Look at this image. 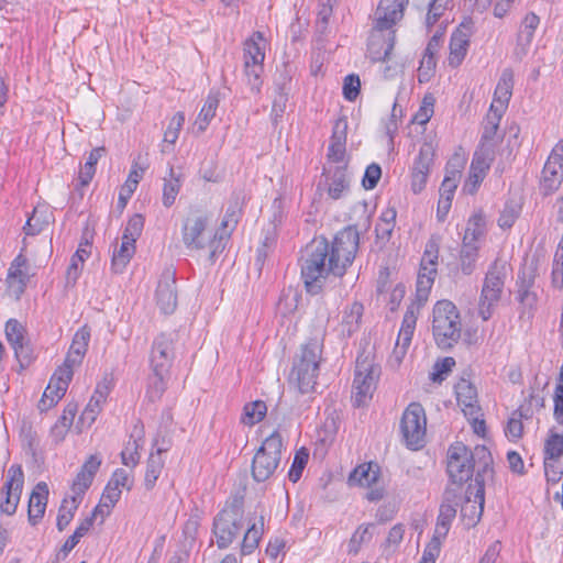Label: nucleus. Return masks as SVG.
Segmentation results:
<instances>
[{
  "label": "nucleus",
  "mask_w": 563,
  "mask_h": 563,
  "mask_svg": "<svg viewBox=\"0 0 563 563\" xmlns=\"http://www.w3.org/2000/svg\"><path fill=\"white\" fill-rule=\"evenodd\" d=\"M437 66L435 56L431 54H423L418 68V80L419 82H428L434 74Z\"/></svg>",
  "instance_id": "61"
},
{
  "label": "nucleus",
  "mask_w": 563,
  "mask_h": 563,
  "mask_svg": "<svg viewBox=\"0 0 563 563\" xmlns=\"http://www.w3.org/2000/svg\"><path fill=\"white\" fill-rule=\"evenodd\" d=\"M243 528V500L234 498L214 517L212 532L217 538V547L228 549Z\"/></svg>",
  "instance_id": "9"
},
{
  "label": "nucleus",
  "mask_w": 563,
  "mask_h": 563,
  "mask_svg": "<svg viewBox=\"0 0 563 563\" xmlns=\"http://www.w3.org/2000/svg\"><path fill=\"white\" fill-rule=\"evenodd\" d=\"M434 148L431 144L424 143L419 150L418 156L413 161L412 172H424L427 175L430 173V168L433 164Z\"/></svg>",
  "instance_id": "51"
},
{
  "label": "nucleus",
  "mask_w": 563,
  "mask_h": 563,
  "mask_svg": "<svg viewBox=\"0 0 563 563\" xmlns=\"http://www.w3.org/2000/svg\"><path fill=\"white\" fill-rule=\"evenodd\" d=\"M409 0H380L375 12V29L390 30L404 16Z\"/></svg>",
  "instance_id": "21"
},
{
  "label": "nucleus",
  "mask_w": 563,
  "mask_h": 563,
  "mask_svg": "<svg viewBox=\"0 0 563 563\" xmlns=\"http://www.w3.org/2000/svg\"><path fill=\"white\" fill-rule=\"evenodd\" d=\"M363 312L364 306L358 301L344 309L340 324V331L344 336H351L360 329Z\"/></svg>",
  "instance_id": "33"
},
{
  "label": "nucleus",
  "mask_w": 563,
  "mask_h": 563,
  "mask_svg": "<svg viewBox=\"0 0 563 563\" xmlns=\"http://www.w3.org/2000/svg\"><path fill=\"white\" fill-rule=\"evenodd\" d=\"M427 431V418L423 407L419 402H411L405 409L400 432L406 445L409 449L418 450L424 445Z\"/></svg>",
  "instance_id": "12"
},
{
  "label": "nucleus",
  "mask_w": 563,
  "mask_h": 563,
  "mask_svg": "<svg viewBox=\"0 0 563 563\" xmlns=\"http://www.w3.org/2000/svg\"><path fill=\"white\" fill-rule=\"evenodd\" d=\"M537 275V263L534 261H526L517 275V300L528 309H532L537 303V292L534 290Z\"/></svg>",
  "instance_id": "16"
},
{
  "label": "nucleus",
  "mask_w": 563,
  "mask_h": 563,
  "mask_svg": "<svg viewBox=\"0 0 563 563\" xmlns=\"http://www.w3.org/2000/svg\"><path fill=\"white\" fill-rule=\"evenodd\" d=\"M267 412V406L262 400L249 402L243 408L241 421L246 426H254L261 422Z\"/></svg>",
  "instance_id": "47"
},
{
  "label": "nucleus",
  "mask_w": 563,
  "mask_h": 563,
  "mask_svg": "<svg viewBox=\"0 0 563 563\" xmlns=\"http://www.w3.org/2000/svg\"><path fill=\"white\" fill-rule=\"evenodd\" d=\"M220 98L219 92L210 91L205 100V103L198 114L196 120V126L199 133H202L207 130L211 120L216 115V111L219 107Z\"/></svg>",
  "instance_id": "37"
},
{
  "label": "nucleus",
  "mask_w": 563,
  "mask_h": 563,
  "mask_svg": "<svg viewBox=\"0 0 563 563\" xmlns=\"http://www.w3.org/2000/svg\"><path fill=\"white\" fill-rule=\"evenodd\" d=\"M64 396L65 395L57 393V384L49 382L38 402V409L41 411H47L49 408L55 406Z\"/></svg>",
  "instance_id": "58"
},
{
  "label": "nucleus",
  "mask_w": 563,
  "mask_h": 563,
  "mask_svg": "<svg viewBox=\"0 0 563 563\" xmlns=\"http://www.w3.org/2000/svg\"><path fill=\"white\" fill-rule=\"evenodd\" d=\"M540 19L533 12L526 14L523 18L521 25L517 35V46L515 48L516 55L523 56L528 52V47L530 46L534 32L539 26Z\"/></svg>",
  "instance_id": "26"
},
{
  "label": "nucleus",
  "mask_w": 563,
  "mask_h": 563,
  "mask_svg": "<svg viewBox=\"0 0 563 563\" xmlns=\"http://www.w3.org/2000/svg\"><path fill=\"white\" fill-rule=\"evenodd\" d=\"M448 0H413L416 8L428 10L426 24L428 27L433 26L446 8Z\"/></svg>",
  "instance_id": "43"
},
{
  "label": "nucleus",
  "mask_w": 563,
  "mask_h": 563,
  "mask_svg": "<svg viewBox=\"0 0 563 563\" xmlns=\"http://www.w3.org/2000/svg\"><path fill=\"white\" fill-rule=\"evenodd\" d=\"M135 253V244L122 240L119 249H115L111 260V269L115 274H121L126 265L130 263L132 256Z\"/></svg>",
  "instance_id": "41"
},
{
  "label": "nucleus",
  "mask_w": 563,
  "mask_h": 563,
  "mask_svg": "<svg viewBox=\"0 0 563 563\" xmlns=\"http://www.w3.org/2000/svg\"><path fill=\"white\" fill-rule=\"evenodd\" d=\"M552 284L558 289H563V238L558 243L553 258Z\"/></svg>",
  "instance_id": "57"
},
{
  "label": "nucleus",
  "mask_w": 563,
  "mask_h": 563,
  "mask_svg": "<svg viewBox=\"0 0 563 563\" xmlns=\"http://www.w3.org/2000/svg\"><path fill=\"white\" fill-rule=\"evenodd\" d=\"M265 38L262 32H254L243 43L244 63L253 65H264L265 59Z\"/></svg>",
  "instance_id": "27"
},
{
  "label": "nucleus",
  "mask_w": 563,
  "mask_h": 563,
  "mask_svg": "<svg viewBox=\"0 0 563 563\" xmlns=\"http://www.w3.org/2000/svg\"><path fill=\"white\" fill-rule=\"evenodd\" d=\"M456 399L460 406L463 407L465 415H474L478 407L477 404V391L476 388L470 383L463 380L455 387Z\"/></svg>",
  "instance_id": "36"
},
{
  "label": "nucleus",
  "mask_w": 563,
  "mask_h": 563,
  "mask_svg": "<svg viewBox=\"0 0 563 563\" xmlns=\"http://www.w3.org/2000/svg\"><path fill=\"white\" fill-rule=\"evenodd\" d=\"M241 217V208L239 201L231 202L227 208L225 214L220 227L214 231L213 251L209 254V260L214 262L219 254L225 249V242L231 233L235 230Z\"/></svg>",
  "instance_id": "17"
},
{
  "label": "nucleus",
  "mask_w": 563,
  "mask_h": 563,
  "mask_svg": "<svg viewBox=\"0 0 563 563\" xmlns=\"http://www.w3.org/2000/svg\"><path fill=\"white\" fill-rule=\"evenodd\" d=\"M380 375V367L374 363L368 355H358L355 362L353 380V405L363 407L373 398L377 380Z\"/></svg>",
  "instance_id": "10"
},
{
  "label": "nucleus",
  "mask_w": 563,
  "mask_h": 563,
  "mask_svg": "<svg viewBox=\"0 0 563 563\" xmlns=\"http://www.w3.org/2000/svg\"><path fill=\"white\" fill-rule=\"evenodd\" d=\"M106 154V147L99 146L93 148L88 157L86 163L80 167L78 175V183L81 187H86L92 180L96 174V165L98 161Z\"/></svg>",
  "instance_id": "40"
},
{
  "label": "nucleus",
  "mask_w": 563,
  "mask_h": 563,
  "mask_svg": "<svg viewBox=\"0 0 563 563\" xmlns=\"http://www.w3.org/2000/svg\"><path fill=\"white\" fill-rule=\"evenodd\" d=\"M563 180V140H560L552 150L544 164L541 177V187L545 194L558 189Z\"/></svg>",
  "instance_id": "19"
},
{
  "label": "nucleus",
  "mask_w": 563,
  "mask_h": 563,
  "mask_svg": "<svg viewBox=\"0 0 563 563\" xmlns=\"http://www.w3.org/2000/svg\"><path fill=\"white\" fill-rule=\"evenodd\" d=\"M133 486V479L130 477L129 473L123 468H117L101 497L102 506L112 508L121 498V488H125L131 490Z\"/></svg>",
  "instance_id": "22"
},
{
  "label": "nucleus",
  "mask_w": 563,
  "mask_h": 563,
  "mask_svg": "<svg viewBox=\"0 0 563 563\" xmlns=\"http://www.w3.org/2000/svg\"><path fill=\"white\" fill-rule=\"evenodd\" d=\"M543 472L547 482V496L563 507V434L552 429L543 444Z\"/></svg>",
  "instance_id": "3"
},
{
  "label": "nucleus",
  "mask_w": 563,
  "mask_h": 563,
  "mask_svg": "<svg viewBox=\"0 0 563 563\" xmlns=\"http://www.w3.org/2000/svg\"><path fill=\"white\" fill-rule=\"evenodd\" d=\"M514 89V71L511 68H505L500 75L494 92V100L492 103L505 111Z\"/></svg>",
  "instance_id": "31"
},
{
  "label": "nucleus",
  "mask_w": 563,
  "mask_h": 563,
  "mask_svg": "<svg viewBox=\"0 0 563 563\" xmlns=\"http://www.w3.org/2000/svg\"><path fill=\"white\" fill-rule=\"evenodd\" d=\"M360 245V234L349 225L339 231L332 243L321 236L313 239L300 258L301 279L307 292H321L329 275L343 277L355 258Z\"/></svg>",
  "instance_id": "1"
},
{
  "label": "nucleus",
  "mask_w": 563,
  "mask_h": 563,
  "mask_svg": "<svg viewBox=\"0 0 563 563\" xmlns=\"http://www.w3.org/2000/svg\"><path fill=\"white\" fill-rule=\"evenodd\" d=\"M264 71V65H253L244 63V75L246 77L247 85L253 93H260L263 84L262 74Z\"/></svg>",
  "instance_id": "54"
},
{
  "label": "nucleus",
  "mask_w": 563,
  "mask_h": 563,
  "mask_svg": "<svg viewBox=\"0 0 563 563\" xmlns=\"http://www.w3.org/2000/svg\"><path fill=\"white\" fill-rule=\"evenodd\" d=\"M476 470L473 487L475 488V501L479 503V512L484 509L485 481L493 473V456L484 445L475 446L471 451L462 442H455L449 446L446 454V472L457 492L462 493V485L472 478Z\"/></svg>",
  "instance_id": "2"
},
{
  "label": "nucleus",
  "mask_w": 563,
  "mask_h": 563,
  "mask_svg": "<svg viewBox=\"0 0 563 563\" xmlns=\"http://www.w3.org/2000/svg\"><path fill=\"white\" fill-rule=\"evenodd\" d=\"M495 158V148L493 144H479L474 153L471 170L486 175Z\"/></svg>",
  "instance_id": "39"
},
{
  "label": "nucleus",
  "mask_w": 563,
  "mask_h": 563,
  "mask_svg": "<svg viewBox=\"0 0 563 563\" xmlns=\"http://www.w3.org/2000/svg\"><path fill=\"white\" fill-rule=\"evenodd\" d=\"M504 112L505 111H501L496 104H490L484 120L481 144H493L494 147L496 146L497 142L501 139V136L498 135V129Z\"/></svg>",
  "instance_id": "28"
},
{
  "label": "nucleus",
  "mask_w": 563,
  "mask_h": 563,
  "mask_svg": "<svg viewBox=\"0 0 563 563\" xmlns=\"http://www.w3.org/2000/svg\"><path fill=\"white\" fill-rule=\"evenodd\" d=\"M211 213L200 205H190L181 220V241L189 251H213L214 232L209 229Z\"/></svg>",
  "instance_id": "4"
},
{
  "label": "nucleus",
  "mask_w": 563,
  "mask_h": 563,
  "mask_svg": "<svg viewBox=\"0 0 563 563\" xmlns=\"http://www.w3.org/2000/svg\"><path fill=\"white\" fill-rule=\"evenodd\" d=\"M374 527L373 523L361 525L355 532L352 534L349 544L347 552L349 554L356 555L362 545L368 543L372 540L373 533L369 531V528Z\"/></svg>",
  "instance_id": "50"
},
{
  "label": "nucleus",
  "mask_w": 563,
  "mask_h": 563,
  "mask_svg": "<svg viewBox=\"0 0 563 563\" xmlns=\"http://www.w3.org/2000/svg\"><path fill=\"white\" fill-rule=\"evenodd\" d=\"M522 417L523 415L519 409L512 412L505 428V433L509 439L517 440L521 438L523 432Z\"/></svg>",
  "instance_id": "64"
},
{
  "label": "nucleus",
  "mask_w": 563,
  "mask_h": 563,
  "mask_svg": "<svg viewBox=\"0 0 563 563\" xmlns=\"http://www.w3.org/2000/svg\"><path fill=\"white\" fill-rule=\"evenodd\" d=\"M283 450L284 442L278 431H274L262 442L251 465V475L256 483H264L274 476L282 462Z\"/></svg>",
  "instance_id": "8"
},
{
  "label": "nucleus",
  "mask_w": 563,
  "mask_h": 563,
  "mask_svg": "<svg viewBox=\"0 0 563 563\" xmlns=\"http://www.w3.org/2000/svg\"><path fill=\"white\" fill-rule=\"evenodd\" d=\"M350 187V179L347 175L346 165L338 166L332 172L330 183L328 185V195L333 200L342 198L343 194Z\"/></svg>",
  "instance_id": "38"
},
{
  "label": "nucleus",
  "mask_w": 563,
  "mask_h": 563,
  "mask_svg": "<svg viewBox=\"0 0 563 563\" xmlns=\"http://www.w3.org/2000/svg\"><path fill=\"white\" fill-rule=\"evenodd\" d=\"M175 333H159L152 343L150 355L151 372L170 373L175 357Z\"/></svg>",
  "instance_id": "14"
},
{
  "label": "nucleus",
  "mask_w": 563,
  "mask_h": 563,
  "mask_svg": "<svg viewBox=\"0 0 563 563\" xmlns=\"http://www.w3.org/2000/svg\"><path fill=\"white\" fill-rule=\"evenodd\" d=\"M24 328L15 319H10L5 323V336L14 350V354L19 355L22 353L21 342H24Z\"/></svg>",
  "instance_id": "48"
},
{
  "label": "nucleus",
  "mask_w": 563,
  "mask_h": 563,
  "mask_svg": "<svg viewBox=\"0 0 563 563\" xmlns=\"http://www.w3.org/2000/svg\"><path fill=\"white\" fill-rule=\"evenodd\" d=\"M169 373L152 372L148 376L146 397L150 401L155 402L162 398L166 388Z\"/></svg>",
  "instance_id": "42"
},
{
  "label": "nucleus",
  "mask_w": 563,
  "mask_h": 563,
  "mask_svg": "<svg viewBox=\"0 0 563 563\" xmlns=\"http://www.w3.org/2000/svg\"><path fill=\"white\" fill-rule=\"evenodd\" d=\"M374 27L369 36L367 51L373 62H387L390 58L391 51L395 45V31L388 32L387 35Z\"/></svg>",
  "instance_id": "23"
},
{
  "label": "nucleus",
  "mask_w": 563,
  "mask_h": 563,
  "mask_svg": "<svg viewBox=\"0 0 563 563\" xmlns=\"http://www.w3.org/2000/svg\"><path fill=\"white\" fill-rule=\"evenodd\" d=\"M30 275L27 272V260L22 255H18L8 272L7 283L11 294L19 299L24 292L29 283Z\"/></svg>",
  "instance_id": "25"
},
{
  "label": "nucleus",
  "mask_w": 563,
  "mask_h": 563,
  "mask_svg": "<svg viewBox=\"0 0 563 563\" xmlns=\"http://www.w3.org/2000/svg\"><path fill=\"white\" fill-rule=\"evenodd\" d=\"M73 376L74 373L70 369L60 365L55 369L49 382L57 384V393L65 395Z\"/></svg>",
  "instance_id": "63"
},
{
  "label": "nucleus",
  "mask_w": 563,
  "mask_h": 563,
  "mask_svg": "<svg viewBox=\"0 0 563 563\" xmlns=\"http://www.w3.org/2000/svg\"><path fill=\"white\" fill-rule=\"evenodd\" d=\"M89 341L90 329L84 325L75 333L68 351L84 358L88 350Z\"/></svg>",
  "instance_id": "52"
},
{
  "label": "nucleus",
  "mask_w": 563,
  "mask_h": 563,
  "mask_svg": "<svg viewBox=\"0 0 563 563\" xmlns=\"http://www.w3.org/2000/svg\"><path fill=\"white\" fill-rule=\"evenodd\" d=\"M460 170L448 172L440 187V198L453 200Z\"/></svg>",
  "instance_id": "62"
},
{
  "label": "nucleus",
  "mask_w": 563,
  "mask_h": 563,
  "mask_svg": "<svg viewBox=\"0 0 563 563\" xmlns=\"http://www.w3.org/2000/svg\"><path fill=\"white\" fill-rule=\"evenodd\" d=\"M321 354L322 344L317 339H311L301 346L300 353L295 358L290 380L296 384L301 394H308L314 389Z\"/></svg>",
  "instance_id": "7"
},
{
  "label": "nucleus",
  "mask_w": 563,
  "mask_h": 563,
  "mask_svg": "<svg viewBox=\"0 0 563 563\" xmlns=\"http://www.w3.org/2000/svg\"><path fill=\"white\" fill-rule=\"evenodd\" d=\"M454 366L455 360L453 357L448 356L438 360L432 367V372L430 373V379L434 383L443 382Z\"/></svg>",
  "instance_id": "56"
},
{
  "label": "nucleus",
  "mask_w": 563,
  "mask_h": 563,
  "mask_svg": "<svg viewBox=\"0 0 563 563\" xmlns=\"http://www.w3.org/2000/svg\"><path fill=\"white\" fill-rule=\"evenodd\" d=\"M185 122V114L183 112H177L174 114V117L170 119L168 126L164 133V142L169 144H175L179 132L184 125Z\"/></svg>",
  "instance_id": "60"
},
{
  "label": "nucleus",
  "mask_w": 563,
  "mask_h": 563,
  "mask_svg": "<svg viewBox=\"0 0 563 563\" xmlns=\"http://www.w3.org/2000/svg\"><path fill=\"white\" fill-rule=\"evenodd\" d=\"M165 449L157 448L156 451H152L146 461L145 475H144V487L147 492H151L162 474L165 465V461L162 457V453Z\"/></svg>",
  "instance_id": "32"
},
{
  "label": "nucleus",
  "mask_w": 563,
  "mask_h": 563,
  "mask_svg": "<svg viewBox=\"0 0 563 563\" xmlns=\"http://www.w3.org/2000/svg\"><path fill=\"white\" fill-rule=\"evenodd\" d=\"M506 267L495 261L488 268L478 303V314L484 321L490 319L494 308L497 306L501 298L503 289L505 286Z\"/></svg>",
  "instance_id": "11"
},
{
  "label": "nucleus",
  "mask_w": 563,
  "mask_h": 563,
  "mask_svg": "<svg viewBox=\"0 0 563 563\" xmlns=\"http://www.w3.org/2000/svg\"><path fill=\"white\" fill-rule=\"evenodd\" d=\"M462 501V494L457 492L455 488L446 487L442 503L439 508V515L437 518V525L434 529V533L439 537L446 538L451 525L456 516L457 508L460 507Z\"/></svg>",
  "instance_id": "15"
},
{
  "label": "nucleus",
  "mask_w": 563,
  "mask_h": 563,
  "mask_svg": "<svg viewBox=\"0 0 563 563\" xmlns=\"http://www.w3.org/2000/svg\"><path fill=\"white\" fill-rule=\"evenodd\" d=\"M80 500L77 497L64 498L58 509L56 527L58 531H64L71 522Z\"/></svg>",
  "instance_id": "46"
},
{
  "label": "nucleus",
  "mask_w": 563,
  "mask_h": 563,
  "mask_svg": "<svg viewBox=\"0 0 563 563\" xmlns=\"http://www.w3.org/2000/svg\"><path fill=\"white\" fill-rule=\"evenodd\" d=\"M475 32V24L471 18L465 19L453 32L450 40L449 65L459 67L464 60L470 41Z\"/></svg>",
  "instance_id": "18"
},
{
  "label": "nucleus",
  "mask_w": 563,
  "mask_h": 563,
  "mask_svg": "<svg viewBox=\"0 0 563 563\" xmlns=\"http://www.w3.org/2000/svg\"><path fill=\"white\" fill-rule=\"evenodd\" d=\"M163 195H162V203L165 208H170L183 187L184 175L181 173H176L174 167L170 165L168 167L167 175L163 178Z\"/></svg>",
  "instance_id": "29"
},
{
  "label": "nucleus",
  "mask_w": 563,
  "mask_h": 563,
  "mask_svg": "<svg viewBox=\"0 0 563 563\" xmlns=\"http://www.w3.org/2000/svg\"><path fill=\"white\" fill-rule=\"evenodd\" d=\"M155 298L163 313L170 314L175 311L177 307L176 274L172 268L163 271L157 284Z\"/></svg>",
  "instance_id": "20"
},
{
  "label": "nucleus",
  "mask_w": 563,
  "mask_h": 563,
  "mask_svg": "<svg viewBox=\"0 0 563 563\" xmlns=\"http://www.w3.org/2000/svg\"><path fill=\"white\" fill-rule=\"evenodd\" d=\"M486 233V219L482 210L475 211L470 219L465 228L462 244L478 245L479 239L484 238Z\"/></svg>",
  "instance_id": "35"
},
{
  "label": "nucleus",
  "mask_w": 563,
  "mask_h": 563,
  "mask_svg": "<svg viewBox=\"0 0 563 563\" xmlns=\"http://www.w3.org/2000/svg\"><path fill=\"white\" fill-rule=\"evenodd\" d=\"M308 460L309 453L305 448H301L296 452L292 464L288 472V478L290 482L297 483L300 479L302 472L308 463Z\"/></svg>",
  "instance_id": "55"
},
{
  "label": "nucleus",
  "mask_w": 563,
  "mask_h": 563,
  "mask_svg": "<svg viewBox=\"0 0 563 563\" xmlns=\"http://www.w3.org/2000/svg\"><path fill=\"white\" fill-rule=\"evenodd\" d=\"M292 75L291 69L287 64H284L282 68H277L276 77L274 80V86L276 93H287L289 95L290 84H291Z\"/></svg>",
  "instance_id": "59"
},
{
  "label": "nucleus",
  "mask_w": 563,
  "mask_h": 563,
  "mask_svg": "<svg viewBox=\"0 0 563 563\" xmlns=\"http://www.w3.org/2000/svg\"><path fill=\"white\" fill-rule=\"evenodd\" d=\"M24 484V473L20 464H12L1 488L0 511L8 516L16 512Z\"/></svg>",
  "instance_id": "13"
},
{
  "label": "nucleus",
  "mask_w": 563,
  "mask_h": 563,
  "mask_svg": "<svg viewBox=\"0 0 563 563\" xmlns=\"http://www.w3.org/2000/svg\"><path fill=\"white\" fill-rule=\"evenodd\" d=\"M461 514L463 517L467 516L468 508L470 510V525H475L481 516L483 510L479 512V503L475 501V488L473 487V484H470L464 497V504L461 503Z\"/></svg>",
  "instance_id": "49"
},
{
  "label": "nucleus",
  "mask_w": 563,
  "mask_h": 563,
  "mask_svg": "<svg viewBox=\"0 0 563 563\" xmlns=\"http://www.w3.org/2000/svg\"><path fill=\"white\" fill-rule=\"evenodd\" d=\"M49 489L45 482H38L29 498L27 520L32 527L37 526L43 519L48 501Z\"/></svg>",
  "instance_id": "24"
},
{
  "label": "nucleus",
  "mask_w": 563,
  "mask_h": 563,
  "mask_svg": "<svg viewBox=\"0 0 563 563\" xmlns=\"http://www.w3.org/2000/svg\"><path fill=\"white\" fill-rule=\"evenodd\" d=\"M145 219L142 214L135 213L133 214L122 234V240L130 241L135 244L136 240L141 236L143 228H144Z\"/></svg>",
  "instance_id": "53"
},
{
  "label": "nucleus",
  "mask_w": 563,
  "mask_h": 563,
  "mask_svg": "<svg viewBox=\"0 0 563 563\" xmlns=\"http://www.w3.org/2000/svg\"><path fill=\"white\" fill-rule=\"evenodd\" d=\"M434 279L435 278H432V276L426 278L423 276H418L417 278L416 300L407 307L396 345L393 351V356L396 358L397 363L402 361L411 344L420 308L427 302Z\"/></svg>",
  "instance_id": "5"
},
{
  "label": "nucleus",
  "mask_w": 563,
  "mask_h": 563,
  "mask_svg": "<svg viewBox=\"0 0 563 563\" xmlns=\"http://www.w3.org/2000/svg\"><path fill=\"white\" fill-rule=\"evenodd\" d=\"M478 245L462 244L459 257V268L463 275H472L476 268V262L478 260Z\"/></svg>",
  "instance_id": "44"
},
{
  "label": "nucleus",
  "mask_w": 563,
  "mask_h": 563,
  "mask_svg": "<svg viewBox=\"0 0 563 563\" xmlns=\"http://www.w3.org/2000/svg\"><path fill=\"white\" fill-rule=\"evenodd\" d=\"M380 470L377 464L372 462L358 465L349 476L351 486L372 487L377 483Z\"/></svg>",
  "instance_id": "30"
},
{
  "label": "nucleus",
  "mask_w": 563,
  "mask_h": 563,
  "mask_svg": "<svg viewBox=\"0 0 563 563\" xmlns=\"http://www.w3.org/2000/svg\"><path fill=\"white\" fill-rule=\"evenodd\" d=\"M264 516L261 515L254 522L250 525L246 532L244 533L241 543L242 555H250L257 549L260 541L262 540V537L264 534Z\"/></svg>",
  "instance_id": "34"
},
{
  "label": "nucleus",
  "mask_w": 563,
  "mask_h": 563,
  "mask_svg": "<svg viewBox=\"0 0 563 563\" xmlns=\"http://www.w3.org/2000/svg\"><path fill=\"white\" fill-rule=\"evenodd\" d=\"M432 333L441 350L452 349L460 340L462 321L460 311L450 300H439L433 307Z\"/></svg>",
  "instance_id": "6"
},
{
  "label": "nucleus",
  "mask_w": 563,
  "mask_h": 563,
  "mask_svg": "<svg viewBox=\"0 0 563 563\" xmlns=\"http://www.w3.org/2000/svg\"><path fill=\"white\" fill-rule=\"evenodd\" d=\"M522 209V201L519 198H510L504 206L498 218V225L501 229H510L519 218Z\"/></svg>",
  "instance_id": "45"
}]
</instances>
